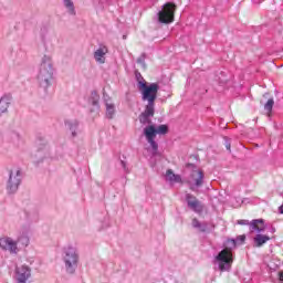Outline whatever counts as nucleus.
I'll return each instance as SVG.
<instances>
[{
    "label": "nucleus",
    "mask_w": 283,
    "mask_h": 283,
    "mask_svg": "<svg viewBox=\"0 0 283 283\" xmlns=\"http://www.w3.org/2000/svg\"><path fill=\"white\" fill-rule=\"evenodd\" d=\"M31 233H32V228H30V224L22 227L19 232L17 242H19V244H22V247H29Z\"/></svg>",
    "instance_id": "nucleus-12"
},
{
    "label": "nucleus",
    "mask_w": 283,
    "mask_h": 283,
    "mask_svg": "<svg viewBox=\"0 0 283 283\" xmlns=\"http://www.w3.org/2000/svg\"><path fill=\"white\" fill-rule=\"evenodd\" d=\"M245 240H247V235L242 234L237 238L235 242H239V244H242Z\"/></svg>",
    "instance_id": "nucleus-26"
},
{
    "label": "nucleus",
    "mask_w": 283,
    "mask_h": 283,
    "mask_svg": "<svg viewBox=\"0 0 283 283\" xmlns=\"http://www.w3.org/2000/svg\"><path fill=\"white\" fill-rule=\"evenodd\" d=\"M21 218H24V220L28 224H32V222H34V220H36V214L32 213L28 210H24L21 214Z\"/></svg>",
    "instance_id": "nucleus-21"
},
{
    "label": "nucleus",
    "mask_w": 283,
    "mask_h": 283,
    "mask_svg": "<svg viewBox=\"0 0 283 283\" xmlns=\"http://www.w3.org/2000/svg\"><path fill=\"white\" fill-rule=\"evenodd\" d=\"M137 63H139V65H143V67H145V55H142L140 57H138Z\"/></svg>",
    "instance_id": "nucleus-27"
},
{
    "label": "nucleus",
    "mask_w": 283,
    "mask_h": 283,
    "mask_svg": "<svg viewBox=\"0 0 283 283\" xmlns=\"http://www.w3.org/2000/svg\"><path fill=\"white\" fill-rule=\"evenodd\" d=\"M166 179L169 182H182V177H180V175H176L174 174V170L168 169L166 172Z\"/></svg>",
    "instance_id": "nucleus-18"
},
{
    "label": "nucleus",
    "mask_w": 283,
    "mask_h": 283,
    "mask_svg": "<svg viewBox=\"0 0 283 283\" xmlns=\"http://www.w3.org/2000/svg\"><path fill=\"white\" fill-rule=\"evenodd\" d=\"M36 78L39 86L42 87L44 92H48L49 87L52 85V81L54 80V67L52 66L51 56L43 55L41 59Z\"/></svg>",
    "instance_id": "nucleus-3"
},
{
    "label": "nucleus",
    "mask_w": 283,
    "mask_h": 283,
    "mask_svg": "<svg viewBox=\"0 0 283 283\" xmlns=\"http://www.w3.org/2000/svg\"><path fill=\"white\" fill-rule=\"evenodd\" d=\"M136 78H143V75H140V73H136Z\"/></svg>",
    "instance_id": "nucleus-31"
},
{
    "label": "nucleus",
    "mask_w": 283,
    "mask_h": 283,
    "mask_svg": "<svg viewBox=\"0 0 283 283\" xmlns=\"http://www.w3.org/2000/svg\"><path fill=\"white\" fill-rule=\"evenodd\" d=\"M279 280H280V282H283V272L279 273Z\"/></svg>",
    "instance_id": "nucleus-29"
},
{
    "label": "nucleus",
    "mask_w": 283,
    "mask_h": 283,
    "mask_svg": "<svg viewBox=\"0 0 283 283\" xmlns=\"http://www.w3.org/2000/svg\"><path fill=\"white\" fill-rule=\"evenodd\" d=\"M66 129L71 134V138H76L78 136V120L76 119H67L64 122Z\"/></svg>",
    "instance_id": "nucleus-15"
},
{
    "label": "nucleus",
    "mask_w": 283,
    "mask_h": 283,
    "mask_svg": "<svg viewBox=\"0 0 283 283\" xmlns=\"http://www.w3.org/2000/svg\"><path fill=\"white\" fill-rule=\"evenodd\" d=\"M226 147H227L228 151H231V144H227Z\"/></svg>",
    "instance_id": "nucleus-30"
},
{
    "label": "nucleus",
    "mask_w": 283,
    "mask_h": 283,
    "mask_svg": "<svg viewBox=\"0 0 283 283\" xmlns=\"http://www.w3.org/2000/svg\"><path fill=\"white\" fill-rule=\"evenodd\" d=\"M11 104H12V95L4 94L0 98V116H3V114H8V109L10 108Z\"/></svg>",
    "instance_id": "nucleus-14"
},
{
    "label": "nucleus",
    "mask_w": 283,
    "mask_h": 283,
    "mask_svg": "<svg viewBox=\"0 0 283 283\" xmlns=\"http://www.w3.org/2000/svg\"><path fill=\"white\" fill-rule=\"evenodd\" d=\"M106 106V118H114L115 114H116V105H114L113 103H105Z\"/></svg>",
    "instance_id": "nucleus-19"
},
{
    "label": "nucleus",
    "mask_w": 283,
    "mask_h": 283,
    "mask_svg": "<svg viewBox=\"0 0 283 283\" xmlns=\"http://www.w3.org/2000/svg\"><path fill=\"white\" fill-rule=\"evenodd\" d=\"M107 52H108L107 46H101L99 49H97L94 52V59L96 63H99L101 65H103V63H105V55L107 54Z\"/></svg>",
    "instance_id": "nucleus-16"
},
{
    "label": "nucleus",
    "mask_w": 283,
    "mask_h": 283,
    "mask_svg": "<svg viewBox=\"0 0 283 283\" xmlns=\"http://www.w3.org/2000/svg\"><path fill=\"white\" fill-rule=\"evenodd\" d=\"M186 202L188 205V208L195 211V213H202L205 207L202 206L200 200L196 198V196L191 193H186Z\"/></svg>",
    "instance_id": "nucleus-10"
},
{
    "label": "nucleus",
    "mask_w": 283,
    "mask_h": 283,
    "mask_svg": "<svg viewBox=\"0 0 283 283\" xmlns=\"http://www.w3.org/2000/svg\"><path fill=\"white\" fill-rule=\"evenodd\" d=\"M193 229H198L200 233H209V231H213L216 226L213 223H209L207 221L200 222L197 218L192 219Z\"/></svg>",
    "instance_id": "nucleus-13"
},
{
    "label": "nucleus",
    "mask_w": 283,
    "mask_h": 283,
    "mask_svg": "<svg viewBox=\"0 0 283 283\" xmlns=\"http://www.w3.org/2000/svg\"><path fill=\"white\" fill-rule=\"evenodd\" d=\"M192 171L187 178V185L189 186L190 191H198L202 185H205V171L198 169L195 165H190Z\"/></svg>",
    "instance_id": "nucleus-6"
},
{
    "label": "nucleus",
    "mask_w": 283,
    "mask_h": 283,
    "mask_svg": "<svg viewBox=\"0 0 283 283\" xmlns=\"http://www.w3.org/2000/svg\"><path fill=\"white\" fill-rule=\"evenodd\" d=\"M9 136H10L11 143H19V140L21 138V135H19V133H17V132L10 133Z\"/></svg>",
    "instance_id": "nucleus-24"
},
{
    "label": "nucleus",
    "mask_w": 283,
    "mask_h": 283,
    "mask_svg": "<svg viewBox=\"0 0 283 283\" xmlns=\"http://www.w3.org/2000/svg\"><path fill=\"white\" fill-rule=\"evenodd\" d=\"M21 182H23V171L21 168L13 167L8 170L7 178V191L8 193H17L19 191V187H21Z\"/></svg>",
    "instance_id": "nucleus-5"
},
{
    "label": "nucleus",
    "mask_w": 283,
    "mask_h": 283,
    "mask_svg": "<svg viewBox=\"0 0 283 283\" xmlns=\"http://www.w3.org/2000/svg\"><path fill=\"white\" fill-rule=\"evenodd\" d=\"M120 165H122L123 169L125 171H127V163H125L124 160H120Z\"/></svg>",
    "instance_id": "nucleus-28"
},
{
    "label": "nucleus",
    "mask_w": 283,
    "mask_h": 283,
    "mask_svg": "<svg viewBox=\"0 0 283 283\" xmlns=\"http://www.w3.org/2000/svg\"><path fill=\"white\" fill-rule=\"evenodd\" d=\"M273 105H275V101H273V98L268 99L264 105V109L265 112H268V114H271V112H273Z\"/></svg>",
    "instance_id": "nucleus-23"
},
{
    "label": "nucleus",
    "mask_w": 283,
    "mask_h": 283,
    "mask_svg": "<svg viewBox=\"0 0 283 283\" xmlns=\"http://www.w3.org/2000/svg\"><path fill=\"white\" fill-rule=\"evenodd\" d=\"M138 85L142 92V101L147 103L144 112L139 115V123L142 125H147L144 128L143 135L153 149L151 155L158 156V143H156V136H165L166 134H169V126L165 124L159 126L151 124V118H154V114H156V98H158V90H160V86L158 83L147 85L144 81H139Z\"/></svg>",
    "instance_id": "nucleus-1"
},
{
    "label": "nucleus",
    "mask_w": 283,
    "mask_h": 283,
    "mask_svg": "<svg viewBox=\"0 0 283 283\" xmlns=\"http://www.w3.org/2000/svg\"><path fill=\"white\" fill-rule=\"evenodd\" d=\"M98 101H101L98 93L92 92L91 98H90L91 105H93V107H98Z\"/></svg>",
    "instance_id": "nucleus-22"
},
{
    "label": "nucleus",
    "mask_w": 283,
    "mask_h": 283,
    "mask_svg": "<svg viewBox=\"0 0 283 283\" xmlns=\"http://www.w3.org/2000/svg\"><path fill=\"white\" fill-rule=\"evenodd\" d=\"M62 260L64 262V269L69 275H74L78 269V250L72 245L64 248Z\"/></svg>",
    "instance_id": "nucleus-4"
},
{
    "label": "nucleus",
    "mask_w": 283,
    "mask_h": 283,
    "mask_svg": "<svg viewBox=\"0 0 283 283\" xmlns=\"http://www.w3.org/2000/svg\"><path fill=\"white\" fill-rule=\"evenodd\" d=\"M0 249L3 251H10L13 254L19 253V248L17 247V241L12 238L4 237L0 239Z\"/></svg>",
    "instance_id": "nucleus-11"
},
{
    "label": "nucleus",
    "mask_w": 283,
    "mask_h": 283,
    "mask_svg": "<svg viewBox=\"0 0 283 283\" xmlns=\"http://www.w3.org/2000/svg\"><path fill=\"white\" fill-rule=\"evenodd\" d=\"M269 240H271V237L266 235V234H256L254 237V247H262L263 244H266V242H269Z\"/></svg>",
    "instance_id": "nucleus-17"
},
{
    "label": "nucleus",
    "mask_w": 283,
    "mask_h": 283,
    "mask_svg": "<svg viewBox=\"0 0 283 283\" xmlns=\"http://www.w3.org/2000/svg\"><path fill=\"white\" fill-rule=\"evenodd\" d=\"M38 151H43L44 154H48L50 151V147L48 145H43V147H39Z\"/></svg>",
    "instance_id": "nucleus-25"
},
{
    "label": "nucleus",
    "mask_w": 283,
    "mask_h": 283,
    "mask_svg": "<svg viewBox=\"0 0 283 283\" xmlns=\"http://www.w3.org/2000/svg\"><path fill=\"white\" fill-rule=\"evenodd\" d=\"M280 213H283V205L280 207Z\"/></svg>",
    "instance_id": "nucleus-32"
},
{
    "label": "nucleus",
    "mask_w": 283,
    "mask_h": 283,
    "mask_svg": "<svg viewBox=\"0 0 283 283\" xmlns=\"http://www.w3.org/2000/svg\"><path fill=\"white\" fill-rule=\"evenodd\" d=\"M237 224H241L242 227L250 226V231H256V233H262L265 229L264 226H260L264 224L263 219H254L251 222L247 219H241L237 221Z\"/></svg>",
    "instance_id": "nucleus-8"
},
{
    "label": "nucleus",
    "mask_w": 283,
    "mask_h": 283,
    "mask_svg": "<svg viewBox=\"0 0 283 283\" xmlns=\"http://www.w3.org/2000/svg\"><path fill=\"white\" fill-rule=\"evenodd\" d=\"M30 277H32V269L30 266L22 265L15 269L17 283H28Z\"/></svg>",
    "instance_id": "nucleus-9"
},
{
    "label": "nucleus",
    "mask_w": 283,
    "mask_h": 283,
    "mask_svg": "<svg viewBox=\"0 0 283 283\" xmlns=\"http://www.w3.org/2000/svg\"><path fill=\"white\" fill-rule=\"evenodd\" d=\"M176 14V6L174 2H167L161 7V10L157 13V21L158 23H164L168 25V23H174Z\"/></svg>",
    "instance_id": "nucleus-7"
},
{
    "label": "nucleus",
    "mask_w": 283,
    "mask_h": 283,
    "mask_svg": "<svg viewBox=\"0 0 283 283\" xmlns=\"http://www.w3.org/2000/svg\"><path fill=\"white\" fill-rule=\"evenodd\" d=\"M238 241L234 239H228L224 243V249L221 250L214 258L213 264L218 266L221 273L231 271V265L233 264V252L232 249H235Z\"/></svg>",
    "instance_id": "nucleus-2"
},
{
    "label": "nucleus",
    "mask_w": 283,
    "mask_h": 283,
    "mask_svg": "<svg viewBox=\"0 0 283 283\" xmlns=\"http://www.w3.org/2000/svg\"><path fill=\"white\" fill-rule=\"evenodd\" d=\"M64 8H66L69 14L76 17V9L74 8V1L63 0Z\"/></svg>",
    "instance_id": "nucleus-20"
}]
</instances>
